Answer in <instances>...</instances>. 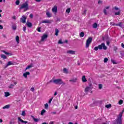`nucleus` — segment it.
Returning a JSON list of instances; mask_svg holds the SVG:
<instances>
[{"label":"nucleus","instance_id":"f03ea898","mask_svg":"<svg viewBox=\"0 0 124 124\" xmlns=\"http://www.w3.org/2000/svg\"><path fill=\"white\" fill-rule=\"evenodd\" d=\"M53 83L56 85H65V82L62 81V79H56L53 80Z\"/></svg>","mask_w":124,"mask_h":124},{"label":"nucleus","instance_id":"5701e85b","mask_svg":"<svg viewBox=\"0 0 124 124\" xmlns=\"http://www.w3.org/2000/svg\"><path fill=\"white\" fill-rule=\"evenodd\" d=\"M59 32H60V31L58 30V29H55V35H56V36H58V35H59Z\"/></svg>","mask_w":124,"mask_h":124},{"label":"nucleus","instance_id":"a19ab883","mask_svg":"<svg viewBox=\"0 0 124 124\" xmlns=\"http://www.w3.org/2000/svg\"><path fill=\"white\" fill-rule=\"evenodd\" d=\"M2 52L4 53V54H5V55H10V53L7 52L6 51H5L4 50H2Z\"/></svg>","mask_w":124,"mask_h":124},{"label":"nucleus","instance_id":"9d476101","mask_svg":"<svg viewBox=\"0 0 124 124\" xmlns=\"http://www.w3.org/2000/svg\"><path fill=\"white\" fill-rule=\"evenodd\" d=\"M47 37H48V35L47 34H44L41 38V41H44L45 39H46Z\"/></svg>","mask_w":124,"mask_h":124},{"label":"nucleus","instance_id":"e2e57ef3","mask_svg":"<svg viewBox=\"0 0 124 124\" xmlns=\"http://www.w3.org/2000/svg\"><path fill=\"white\" fill-rule=\"evenodd\" d=\"M86 13H87V10H84V11L83 13V14L85 15L86 14Z\"/></svg>","mask_w":124,"mask_h":124},{"label":"nucleus","instance_id":"338daca9","mask_svg":"<svg viewBox=\"0 0 124 124\" xmlns=\"http://www.w3.org/2000/svg\"><path fill=\"white\" fill-rule=\"evenodd\" d=\"M122 47H123V48H124V44L123 43H122Z\"/></svg>","mask_w":124,"mask_h":124},{"label":"nucleus","instance_id":"ddd939ff","mask_svg":"<svg viewBox=\"0 0 124 124\" xmlns=\"http://www.w3.org/2000/svg\"><path fill=\"white\" fill-rule=\"evenodd\" d=\"M26 25L27 26L28 28H31V27H32V24L29 21H27Z\"/></svg>","mask_w":124,"mask_h":124},{"label":"nucleus","instance_id":"4468645a","mask_svg":"<svg viewBox=\"0 0 124 124\" xmlns=\"http://www.w3.org/2000/svg\"><path fill=\"white\" fill-rule=\"evenodd\" d=\"M67 54H70V55L75 54V51L73 50H68L67 51Z\"/></svg>","mask_w":124,"mask_h":124},{"label":"nucleus","instance_id":"79ce46f5","mask_svg":"<svg viewBox=\"0 0 124 124\" xmlns=\"http://www.w3.org/2000/svg\"><path fill=\"white\" fill-rule=\"evenodd\" d=\"M21 115H22V116H26V111H25V110H23V111H22V113Z\"/></svg>","mask_w":124,"mask_h":124},{"label":"nucleus","instance_id":"aec40b11","mask_svg":"<svg viewBox=\"0 0 124 124\" xmlns=\"http://www.w3.org/2000/svg\"><path fill=\"white\" fill-rule=\"evenodd\" d=\"M82 81L83 83H86L87 82V79H86V76H83L82 78Z\"/></svg>","mask_w":124,"mask_h":124},{"label":"nucleus","instance_id":"c9c22d12","mask_svg":"<svg viewBox=\"0 0 124 124\" xmlns=\"http://www.w3.org/2000/svg\"><path fill=\"white\" fill-rule=\"evenodd\" d=\"M13 88H14V85H13V84H11L9 86V89H13Z\"/></svg>","mask_w":124,"mask_h":124},{"label":"nucleus","instance_id":"de8ad7c7","mask_svg":"<svg viewBox=\"0 0 124 124\" xmlns=\"http://www.w3.org/2000/svg\"><path fill=\"white\" fill-rule=\"evenodd\" d=\"M110 25L111 26H116V25H117V24H115V23H114V22H110Z\"/></svg>","mask_w":124,"mask_h":124},{"label":"nucleus","instance_id":"473e14b6","mask_svg":"<svg viewBox=\"0 0 124 124\" xmlns=\"http://www.w3.org/2000/svg\"><path fill=\"white\" fill-rule=\"evenodd\" d=\"M123 102H124V101H123V100H120L119 101L118 103H119V104L120 105H122V104H123Z\"/></svg>","mask_w":124,"mask_h":124},{"label":"nucleus","instance_id":"052dcab7","mask_svg":"<svg viewBox=\"0 0 124 124\" xmlns=\"http://www.w3.org/2000/svg\"><path fill=\"white\" fill-rule=\"evenodd\" d=\"M12 19H13L14 20H16V16H13Z\"/></svg>","mask_w":124,"mask_h":124},{"label":"nucleus","instance_id":"13d9d810","mask_svg":"<svg viewBox=\"0 0 124 124\" xmlns=\"http://www.w3.org/2000/svg\"><path fill=\"white\" fill-rule=\"evenodd\" d=\"M107 45H108V46H109V45H110V42L107 41Z\"/></svg>","mask_w":124,"mask_h":124},{"label":"nucleus","instance_id":"6e6552de","mask_svg":"<svg viewBox=\"0 0 124 124\" xmlns=\"http://www.w3.org/2000/svg\"><path fill=\"white\" fill-rule=\"evenodd\" d=\"M14 64L13 63V62H11V61H9L8 62V63H7V64L5 65V66L4 67V68H7L8 66H9V65H13Z\"/></svg>","mask_w":124,"mask_h":124},{"label":"nucleus","instance_id":"49530a36","mask_svg":"<svg viewBox=\"0 0 124 124\" xmlns=\"http://www.w3.org/2000/svg\"><path fill=\"white\" fill-rule=\"evenodd\" d=\"M108 62V58H105L104 60V62Z\"/></svg>","mask_w":124,"mask_h":124},{"label":"nucleus","instance_id":"a18cd8bd","mask_svg":"<svg viewBox=\"0 0 124 124\" xmlns=\"http://www.w3.org/2000/svg\"><path fill=\"white\" fill-rule=\"evenodd\" d=\"M111 104L107 105H106V108H110L111 107Z\"/></svg>","mask_w":124,"mask_h":124},{"label":"nucleus","instance_id":"4be33fe9","mask_svg":"<svg viewBox=\"0 0 124 124\" xmlns=\"http://www.w3.org/2000/svg\"><path fill=\"white\" fill-rule=\"evenodd\" d=\"M116 26L120 27V28H123V23L120 22L119 24H116Z\"/></svg>","mask_w":124,"mask_h":124},{"label":"nucleus","instance_id":"c03bdc74","mask_svg":"<svg viewBox=\"0 0 124 124\" xmlns=\"http://www.w3.org/2000/svg\"><path fill=\"white\" fill-rule=\"evenodd\" d=\"M104 13L105 15H107V10H106V9H104Z\"/></svg>","mask_w":124,"mask_h":124},{"label":"nucleus","instance_id":"412c9836","mask_svg":"<svg viewBox=\"0 0 124 124\" xmlns=\"http://www.w3.org/2000/svg\"><path fill=\"white\" fill-rule=\"evenodd\" d=\"M12 28L14 31H16V30L17 29V25H16V24H14L12 25Z\"/></svg>","mask_w":124,"mask_h":124},{"label":"nucleus","instance_id":"680f3d73","mask_svg":"<svg viewBox=\"0 0 124 124\" xmlns=\"http://www.w3.org/2000/svg\"><path fill=\"white\" fill-rule=\"evenodd\" d=\"M114 9H115V10H119V8H118L117 7H115Z\"/></svg>","mask_w":124,"mask_h":124},{"label":"nucleus","instance_id":"72a5a7b5","mask_svg":"<svg viewBox=\"0 0 124 124\" xmlns=\"http://www.w3.org/2000/svg\"><path fill=\"white\" fill-rule=\"evenodd\" d=\"M111 62H112L113 64H117V62H116V61L113 59H111Z\"/></svg>","mask_w":124,"mask_h":124},{"label":"nucleus","instance_id":"bb28decb","mask_svg":"<svg viewBox=\"0 0 124 124\" xmlns=\"http://www.w3.org/2000/svg\"><path fill=\"white\" fill-rule=\"evenodd\" d=\"M46 110L45 109L42 110V111H41V115L43 116V115H44V113H46Z\"/></svg>","mask_w":124,"mask_h":124},{"label":"nucleus","instance_id":"3c124183","mask_svg":"<svg viewBox=\"0 0 124 124\" xmlns=\"http://www.w3.org/2000/svg\"><path fill=\"white\" fill-rule=\"evenodd\" d=\"M27 30V27H26V26H24L23 28V31H24L25 32H26V30Z\"/></svg>","mask_w":124,"mask_h":124},{"label":"nucleus","instance_id":"7c9ffc66","mask_svg":"<svg viewBox=\"0 0 124 124\" xmlns=\"http://www.w3.org/2000/svg\"><path fill=\"white\" fill-rule=\"evenodd\" d=\"M121 14V11H118L117 12L115 13V16H117V15H120Z\"/></svg>","mask_w":124,"mask_h":124},{"label":"nucleus","instance_id":"37998d69","mask_svg":"<svg viewBox=\"0 0 124 124\" xmlns=\"http://www.w3.org/2000/svg\"><path fill=\"white\" fill-rule=\"evenodd\" d=\"M70 12V8H68L66 10V13H69Z\"/></svg>","mask_w":124,"mask_h":124},{"label":"nucleus","instance_id":"a211bd4d","mask_svg":"<svg viewBox=\"0 0 124 124\" xmlns=\"http://www.w3.org/2000/svg\"><path fill=\"white\" fill-rule=\"evenodd\" d=\"M46 15L47 18H50V17H52V14L50 13V12H47L46 13Z\"/></svg>","mask_w":124,"mask_h":124},{"label":"nucleus","instance_id":"4c0bfd02","mask_svg":"<svg viewBox=\"0 0 124 124\" xmlns=\"http://www.w3.org/2000/svg\"><path fill=\"white\" fill-rule=\"evenodd\" d=\"M48 106H49V105H48V104H47V103L45 105V109H48Z\"/></svg>","mask_w":124,"mask_h":124},{"label":"nucleus","instance_id":"a878e982","mask_svg":"<svg viewBox=\"0 0 124 124\" xmlns=\"http://www.w3.org/2000/svg\"><path fill=\"white\" fill-rule=\"evenodd\" d=\"M10 95V94L9 93V92H5V97H7V96H9Z\"/></svg>","mask_w":124,"mask_h":124},{"label":"nucleus","instance_id":"09e8293b","mask_svg":"<svg viewBox=\"0 0 124 124\" xmlns=\"http://www.w3.org/2000/svg\"><path fill=\"white\" fill-rule=\"evenodd\" d=\"M53 100V97L51 98H50V99H49V100L48 101V104H50V103H51V102H52V101Z\"/></svg>","mask_w":124,"mask_h":124},{"label":"nucleus","instance_id":"bf43d9fd","mask_svg":"<svg viewBox=\"0 0 124 124\" xmlns=\"http://www.w3.org/2000/svg\"><path fill=\"white\" fill-rule=\"evenodd\" d=\"M3 29V27L2 25H0V30H2Z\"/></svg>","mask_w":124,"mask_h":124},{"label":"nucleus","instance_id":"2eb2a0df","mask_svg":"<svg viewBox=\"0 0 124 124\" xmlns=\"http://www.w3.org/2000/svg\"><path fill=\"white\" fill-rule=\"evenodd\" d=\"M69 81L72 82V83H76L77 81V78H72L71 79L69 80Z\"/></svg>","mask_w":124,"mask_h":124},{"label":"nucleus","instance_id":"cd10ccee","mask_svg":"<svg viewBox=\"0 0 124 124\" xmlns=\"http://www.w3.org/2000/svg\"><path fill=\"white\" fill-rule=\"evenodd\" d=\"M93 27L94 29H96L97 28V24L96 23H94L93 25Z\"/></svg>","mask_w":124,"mask_h":124},{"label":"nucleus","instance_id":"f3484780","mask_svg":"<svg viewBox=\"0 0 124 124\" xmlns=\"http://www.w3.org/2000/svg\"><path fill=\"white\" fill-rule=\"evenodd\" d=\"M31 118L33 119L35 123H38V122H39V119L34 118V117H33V116H31Z\"/></svg>","mask_w":124,"mask_h":124},{"label":"nucleus","instance_id":"1a4fd4ad","mask_svg":"<svg viewBox=\"0 0 124 124\" xmlns=\"http://www.w3.org/2000/svg\"><path fill=\"white\" fill-rule=\"evenodd\" d=\"M27 20V17L25 16H23L21 18H20V21L22 22V23H26V21Z\"/></svg>","mask_w":124,"mask_h":124},{"label":"nucleus","instance_id":"f704fd0d","mask_svg":"<svg viewBox=\"0 0 124 124\" xmlns=\"http://www.w3.org/2000/svg\"><path fill=\"white\" fill-rule=\"evenodd\" d=\"M16 5H19V4H20V1L19 0H16Z\"/></svg>","mask_w":124,"mask_h":124},{"label":"nucleus","instance_id":"c756f323","mask_svg":"<svg viewBox=\"0 0 124 124\" xmlns=\"http://www.w3.org/2000/svg\"><path fill=\"white\" fill-rule=\"evenodd\" d=\"M85 36V33H84L83 32H80V37H84V36Z\"/></svg>","mask_w":124,"mask_h":124},{"label":"nucleus","instance_id":"4d7b16f0","mask_svg":"<svg viewBox=\"0 0 124 124\" xmlns=\"http://www.w3.org/2000/svg\"><path fill=\"white\" fill-rule=\"evenodd\" d=\"M31 92H34V88H33V87L31 88Z\"/></svg>","mask_w":124,"mask_h":124},{"label":"nucleus","instance_id":"393cba45","mask_svg":"<svg viewBox=\"0 0 124 124\" xmlns=\"http://www.w3.org/2000/svg\"><path fill=\"white\" fill-rule=\"evenodd\" d=\"M31 67H32V64L28 65L25 69V71L27 70V69H30V68H31Z\"/></svg>","mask_w":124,"mask_h":124},{"label":"nucleus","instance_id":"603ef678","mask_svg":"<svg viewBox=\"0 0 124 124\" xmlns=\"http://www.w3.org/2000/svg\"><path fill=\"white\" fill-rule=\"evenodd\" d=\"M63 71L64 72H65V73H67V69H66V68H64V69H63Z\"/></svg>","mask_w":124,"mask_h":124},{"label":"nucleus","instance_id":"b1692460","mask_svg":"<svg viewBox=\"0 0 124 124\" xmlns=\"http://www.w3.org/2000/svg\"><path fill=\"white\" fill-rule=\"evenodd\" d=\"M10 107V105H7L3 107V109H9Z\"/></svg>","mask_w":124,"mask_h":124},{"label":"nucleus","instance_id":"774afa93","mask_svg":"<svg viewBox=\"0 0 124 124\" xmlns=\"http://www.w3.org/2000/svg\"><path fill=\"white\" fill-rule=\"evenodd\" d=\"M49 124H54V122H52V121L50 122L49 123Z\"/></svg>","mask_w":124,"mask_h":124},{"label":"nucleus","instance_id":"2f4dec72","mask_svg":"<svg viewBox=\"0 0 124 124\" xmlns=\"http://www.w3.org/2000/svg\"><path fill=\"white\" fill-rule=\"evenodd\" d=\"M63 43H64V42H62V39L59 40L58 42V44H63Z\"/></svg>","mask_w":124,"mask_h":124},{"label":"nucleus","instance_id":"ea45409f","mask_svg":"<svg viewBox=\"0 0 124 124\" xmlns=\"http://www.w3.org/2000/svg\"><path fill=\"white\" fill-rule=\"evenodd\" d=\"M2 52L4 53V54H5V55H10V53L7 52L6 51H5L4 50H2Z\"/></svg>","mask_w":124,"mask_h":124},{"label":"nucleus","instance_id":"7ed1b4c3","mask_svg":"<svg viewBox=\"0 0 124 124\" xmlns=\"http://www.w3.org/2000/svg\"><path fill=\"white\" fill-rule=\"evenodd\" d=\"M19 9H25V11L29 10V4L28 3V2H26L22 4L19 7Z\"/></svg>","mask_w":124,"mask_h":124},{"label":"nucleus","instance_id":"39448f33","mask_svg":"<svg viewBox=\"0 0 124 124\" xmlns=\"http://www.w3.org/2000/svg\"><path fill=\"white\" fill-rule=\"evenodd\" d=\"M92 41H93V38L89 37L88 38L86 42V48H89L90 47V45L92 43Z\"/></svg>","mask_w":124,"mask_h":124},{"label":"nucleus","instance_id":"f8f14e48","mask_svg":"<svg viewBox=\"0 0 124 124\" xmlns=\"http://www.w3.org/2000/svg\"><path fill=\"white\" fill-rule=\"evenodd\" d=\"M52 12L54 13L58 12V7H57V6H54V7L52 8Z\"/></svg>","mask_w":124,"mask_h":124},{"label":"nucleus","instance_id":"e433bc0d","mask_svg":"<svg viewBox=\"0 0 124 124\" xmlns=\"http://www.w3.org/2000/svg\"><path fill=\"white\" fill-rule=\"evenodd\" d=\"M124 108H123L122 112L120 113L119 116L121 115V116L123 117V114H124Z\"/></svg>","mask_w":124,"mask_h":124},{"label":"nucleus","instance_id":"6ab92c4d","mask_svg":"<svg viewBox=\"0 0 124 124\" xmlns=\"http://www.w3.org/2000/svg\"><path fill=\"white\" fill-rule=\"evenodd\" d=\"M16 40L17 44H19V43H20V37H19L18 36H16Z\"/></svg>","mask_w":124,"mask_h":124},{"label":"nucleus","instance_id":"0eeeda50","mask_svg":"<svg viewBox=\"0 0 124 124\" xmlns=\"http://www.w3.org/2000/svg\"><path fill=\"white\" fill-rule=\"evenodd\" d=\"M51 23H52V21H51V20H45L40 22V24H51Z\"/></svg>","mask_w":124,"mask_h":124},{"label":"nucleus","instance_id":"423d86ee","mask_svg":"<svg viewBox=\"0 0 124 124\" xmlns=\"http://www.w3.org/2000/svg\"><path fill=\"white\" fill-rule=\"evenodd\" d=\"M92 89H93V86H92L91 84H90L89 86H87L86 87L85 92V93H89V92H90V91L92 90Z\"/></svg>","mask_w":124,"mask_h":124},{"label":"nucleus","instance_id":"dca6fc26","mask_svg":"<svg viewBox=\"0 0 124 124\" xmlns=\"http://www.w3.org/2000/svg\"><path fill=\"white\" fill-rule=\"evenodd\" d=\"M30 73L29 72H26L23 74V76L25 78H28V75H30Z\"/></svg>","mask_w":124,"mask_h":124},{"label":"nucleus","instance_id":"f257e3e1","mask_svg":"<svg viewBox=\"0 0 124 124\" xmlns=\"http://www.w3.org/2000/svg\"><path fill=\"white\" fill-rule=\"evenodd\" d=\"M102 48L103 50H107V46H105V44L102 43L101 45H98V46H95L94 48V50L95 51H97V50H102Z\"/></svg>","mask_w":124,"mask_h":124},{"label":"nucleus","instance_id":"5fc2aeb1","mask_svg":"<svg viewBox=\"0 0 124 124\" xmlns=\"http://www.w3.org/2000/svg\"><path fill=\"white\" fill-rule=\"evenodd\" d=\"M15 124V122L13 121H10L9 122V124Z\"/></svg>","mask_w":124,"mask_h":124},{"label":"nucleus","instance_id":"69168bd1","mask_svg":"<svg viewBox=\"0 0 124 124\" xmlns=\"http://www.w3.org/2000/svg\"><path fill=\"white\" fill-rule=\"evenodd\" d=\"M64 42V43H67V42H68V41L67 40H65Z\"/></svg>","mask_w":124,"mask_h":124},{"label":"nucleus","instance_id":"864d4df0","mask_svg":"<svg viewBox=\"0 0 124 124\" xmlns=\"http://www.w3.org/2000/svg\"><path fill=\"white\" fill-rule=\"evenodd\" d=\"M54 83V80H50L47 83V84H50V83Z\"/></svg>","mask_w":124,"mask_h":124},{"label":"nucleus","instance_id":"58836bf2","mask_svg":"<svg viewBox=\"0 0 124 124\" xmlns=\"http://www.w3.org/2000/svg\"><path fill=\"white\" fill-rule=\"evenodd\" d=\"M98 88L99 90H101V89H102V84H99Z\"/></svg>","mask_w":124,"mask_h":124},{"label":"nucleus","instance_id":"8fccbe9b","mask_svg":"<svg viewBox=\"0 0 124 124\" xmlns=\"http://www.w3.org/2000/svg\"><path fill=\"white\" fill-rule=\"evenodd\" d=\"M41 27H38V28L37 29V31H38L39 32H40V31H41Z\"/></svg>","mask_w":124,"mask_h":124},{"label":"nucleus","instance_id":"20e7f679","mask_svg":"<svg viewBox=\"0 0 124 124\" xmlns=\"http://www.w3.org/2000/svg\"><path fill=\"white\" fill-rule=\"evenodd\" d=\"M122 115H119L117 117L116 119L115 123H114L115 124H122L123 122L122 120Z\"/></svg>","mask_w":124,"mask_h":124},{"label":"nucleus","instance_id":"9b49d317","mask_svg":"<svg viewBox=\"0 0 124 124\" xmlns=\"http://www.w3.org/2000/svg\"><path fill=\"white\" fill-rule=\"evenodd\" d=\"M18 122H21L22 124H28L27 121H24V120L21 119V117H18Z\"/></svg>","mask_w":124,"mask_h":124},{"label":"nucleus","instance_id":"0e129e2a","mask_svg":"<svg viewBox=\"0 0 124 124\" xmlns=\"http://www.w3.org/2000/svg\"><path fill=\"white\" fill-rule=\"evenodd\" d=\"M101 2H102L100 0H99L98 1V3H99V4L101 3Z\"/></svg>","mask_w":124,"mask_h":124},{"label":"nucleus","instance_id":"c85d7f7f","mask_svg":"<svg viewBox=\"0 0 124 124\" xmlns=\"http://www.w3.org/2000/svg\"><path fill=\"white\" fill-rule=\"evenodd\" d=\"M0 57L1 59H3L4 60H5V59H6V56L4 54H1Z\"/></svg>","mask_w":124,"mask_h":124},{"label":"nucleus","instance_id":"6e6d98bb","mask_svg":"<svg viewBox=\"0 0 124 124\" xmlns=\"http://www.w3.org/2000/svg\"><path fill=\"white\" fill-rule=\"evenodd\" d=\"M30 18H33V15H32V14H30Z\"/></svg>","mask_w":124,"mask_h":124}]
</instances>
